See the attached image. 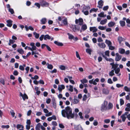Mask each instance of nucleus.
<instances>
[{
	"instance_id": "obj_1",
	"label": "nucleus",
	"mask_w": 130,
	"mask_h": 130,
	"mask_svg": "<svg viewBox=\"0 0 130 130\" xmlns=\"http://www.w3.org/2000/svg\"><path fill=\"white\" fill-rule=\"evenodd\" d=\"M61 114L63 117H66L68 119L73 118L74 117V113H72V109L69 106H67L65 109L62 110Z\"/></svg>"
},
{
	"instance_id": "obj_2",
	"label": "nucleus",
	"mask_w": 130,
	"mask_h": 130,
	"mask_svg": "<svg viewBox=\"0 0 130 130\" xmlns=\"http://www.w3.org/2000/svg\"><path fill=\"white\" fill-rule=\"evenodd\" d=\"M108 102L106 101H104V102L102 104L101 108V110L102 112L105 111L107 109V106Z\"/></svg>"
},
{
	"instance_id": "obj_3",
	"label": "nucleus",
	"mask_w": 130,
	"mask_h": 130,
	"mask_svg": "<svg viewBox=\"0 0 130 130\" xmlns=\"http://www.w3.org/2000/svg\"><path fill=\"white\" fill-rule=\"evenodd\" d=\"M70 27L74 32H75L76 30L79 31L80 29V28L79 26H76V25L71 24L70 25Z\"/></svg>"
},
{
	"instance_id": "obj_4",
	"label": "nucleus",
	"mask_w": 130,
	"mask_h": 130,
	"mask_svg": "<svg viewBox=\"0 0 130 130\" xmlns=\"http://www.w3.org/2000/svg\"><path fill=\"white\" fill-rule=\"evenodd\" d=\"M99 80L98 78H96L94 81L93 79H92L91 80L89 81V83L90 84H93L94 85H96L97 83L96 82H99Z\"/></svg>"
},
{
	"instance_id": "obj_5",
	"label": "nucleus",
	"mask_w": 130,
	"mask_h": 130,
	"mask_svg": "<svg viewBox=\"0 0 130 130\" xmlns=\"http://www.w3.org/2000/svg\"><path fill=\"white\" fill-rule=\"evenodd\" d=\"M128 113V112H125L121 116V118H122V120L123 122H124L125 121L126 118V116H127V115Z\"/></svg>"
},
{
	"instance_id": "obj_6",
	"label": "nucleus",
	"mask_w": 130,
	"mask_h": 130,
	"mask_svg": "<svg viewBox=\"0 0 130 130\" xmlns=\"http://www.w3.org/2000/svg\"><path fill=\"white\" fill-rule=\"evenodd\" d=\"M75 23L76 24L79 23V25H81L83 24V20L82 18H79L78 20L76 19L75 20Z\"/></svg>"
},
{
	"instance_id": "obj_7",
	"label": "nucleus",
	"mask_w": 130,
	"mask_h": 130,
	"mask_svg": "<svg viewBox=\"0 0 130 130\" xmlns=\"http://www.w3.org/2000/svg\"><path fill=\"white\" fill-rule=\"evenodd\" d=\"M82 26L81 27L80 31L81 32L82 31H84L87 28V25L85 24H83L81 25Z\"/></svg>"
},
{
	"instance_id": "obj_8",
	"label": "nucleus",
	"mask_w": 130,
	"mask_h": 130,
	"mask_svg": "<svg viewBox=\"0 0 130 130\" xmlns=\"http://www.w3.org/2000/svg\"><path fill=\"white\" fill-rule=\"evenodd\" d=\"M64 88L65 86L63 85H58V89L59 90V93H61L62 90L64 89Z\"/></svg>"
},
{
	"instance_id": "obj_9",
	"label": "nucleus",
	"mask_w": 130,
	"mask_h": 130,
	"mask_svg": "<svg viewBox=\"0 0 130 130\" xmlns=\"http://www.w3.org/2000/svg\"><path fill=\"white\" fill-rule=\"evenodd\" d=\"M116 57L115 58V60L116 61H119L122 57L121 55H119V54L118 53H116Z\"/></svg>"
},
{
	"instance_id": "obj_10",
	"label": "nucleus",
	"mask_w": 130,
	"mask_h": 130,
	"mask_svg": "<svg viewBox=\"0 0 130 130\" xmlns=\"http://www.w3.org/2000/svg\"><path fill=\"white\" fill-rule=\"evenodd\" d=\"M41 5V6H48V4L46 1L42 0L40 2Z\"/></svg>"
},
{
	"instance_id": "obj_11",
	"label": "nucleus",
	"mask_w": 130,
	"mask_h": 130,
	"mask_svg": "<svg viewBox=\"0 0 130 130\" xmlns=\"http://www.w3.org/2000/svg\"><path fill=\"white\" fill-rule=\"evenodd\" d=\"M6 22L7 23L6 25L7 26L9 27H11L12 26V21L10 20H8Z\"/></svg>"
},
{
	"instance_id": "obj_12",
	"label": "nucleus",
	"mask_w": 130,
	"mask_h": 130,
	"mask_svg": "<svg viewBox=\"0 0 130 130\" xmlns=\"http://www.w3.org/2000/svg\"><path fill=\"white\" fill-rule=\"evenodd\" d=\"M62 21L63 25L64 26L68 25V22L67 19L66 18H65L63 20H62Z\"/></svg>"
},
{
	"instance_id": "obj_13",
	"label": "nucleus",
	"mask_w": 130,
	"mask_h": 130,
	"mask_svg": "<svg viewBox=\"0 0 130 130\" xmlns=\"http://www.w3.org/2000/svg\"><path fill=\"white\" fill-rule=\"evenodd\" d=\"M90 30L93 32H94L97 31L98 29L95 27H90Z\"/></svg>"
},
{
	"instance_id": "obj_14",
	"label": "nucleus",
	"mask_w": 130,
	"mask_h": 130,
	"mask_svg": "<svg viewBox=\"0 0 130 130\" xmlns=\"http://www.w3.org/2000/svg\"><path fill=\"white\" fill-rule=\"evenodd\" d=\"M84 6L82 11H84L88 10L90 9V7L89 6H86L85 5H83Z\"/></svg>"
},
{
	"instance_id": "obj_15",
	"label": "nucleus",
	"mask_w": 130,
	"mask_h": 130,
	"mask_svg": "<svg viewBox=\"0 0 130 130\" xmlns=\"http://www.w3.org/2000/svg\"><path fill=\"white\" fill-rule=\"evenodd\" d=\"M98 45L100 48H104L106 46V45L104 43H99L98 44Z\"/></svg>"
},
{
	"instance_id": "obj_16",
	"label": "nucleus",
	"mask_w": 130,
	"mask_h": 130,
	"mask_svg": "<svg viewBox=\"0 0 130 130\" xmlns=\"http://www.w3.org/2000/svg\"><path fill=\"white\" fill-rule=\"evenodd\" d=\"M98 4L99 6L98 7L100 8H102V7L103 5V1L102 0L98 2Z\"/></svg>"
},
{
	"instance_id": "obj_17",
	"label": "nucleus",
	"mask_w": 130,
	"mask_h": 130,
	"mask_svg": "<svg viewBox=\"0 0 130 130\" xmlns=\"http://www.w3.org/2000/svg\"><path fill=\"white\" fill-rule=\"evenodd\" d=\"M103 93L107 95L109 93V91L107 89L104 88L102 90Z\"/></svg>"
},
{
	"instance_id": "obj_18",
	"label": "nucleus",
	"mask_w": 130,
	"mask_h": 130,
	"mask_svg": "<svg viewBox=\"0 0 130 130\" xmlns=\"http://www.w3.org/2000/svg\"><path fill=\"white\" fill-rule=\"evenodd\" d=\"M74 128L75 130H83V129L81 126L80 125L75 126Z\"/></svg>"
},
{
	"instance_id": "obj_19",
	"label": "nucleus",
	"mask_w": 130,
	"mask_h": 130,
	"mask_svg": "<svg viewBox=\"0 0 130 130\" xmlns=\"http://www.w3.org/2000/svg\"><path fill=\"white\" fill-rule=\"evenodd\" d=\"M46 19L45 18H42L40 21L41 24H45L47 22Z\"/></svg>"
},
{
	"instance_id": "obj_20",
	"label": "nucleus",
	"mask_w": 130,
	"mask_h": 130,
	"mask_svg": "<svg viewBox=\"0 0 130 130\" xmlns=\"http://www.w3.org/2000/svg\"><path fill=\"white\" fill-rule=\"evenodd\" d=\"M73 100V103L74 104H77L79 102V100L76 96H74Z\"/></svg>"
},
{
	"instance_id": "obj_21",
	"label": "nucleus",
	"mask_w": 130,
	"mask_h": 130,
	"mask_svg": "<svg viewBox=\"0 0 130 130\" xmlns=\"http://www.w3.org/2000/svg\"><path fill=\"white\" fill-rule=\"evenodd\" d=\"M118 40L119 43L120 44L121 42L124 40V39L122 38L121 37L119 36L118 37Z\"/></svg>"
},
{
	"instance_id": "obj_22",
	"label": "nucleus",
	"mask_w": 130,
	"mask_h": 130,
	"mask_svg": "<svg viewBox=\"0 0 130 130\" xmlns=\"http://www.w3.org/2000/svg\"><path fill=\"white\" fill-rule=\"evenodd\" d=\"M41 126V124L40 123H38L36 125L35 129L36 130H40Z\"/></svg>"
},
{
	"instance_id": "obj_23",
	"label": "nucleus",
	"mask_w": 130,
	"mask_h": 130,
	"mask_svg": "<svg viewBox=\"0 0 130 130\" xmlns=\"http://www.w3.org/2000/svg\"><path fill=\"white\" fill-rule=\"evenodd\" d=\"M17 51L20 54H23L24 53V51L22 48H20L18 49L17 50Z\"/></svg>"
},
{
	"instance_id": "obj_24",
	"label": "nucleus",
	"mask_w": 130,
	"mask_h": 130,
	"mask_svg": "<svg viewBox=\"0 0 130 130\" xmlns=\"http://www.w3.org/2000/svg\"><path fill=\"white\" fill-rule=\"evenodd\" d=\"M115 24V23L112 21L110 22L108 24V26L109 27H112Z\"/></svg>"
},
{
	"instance_id": "obj_25",
	"label": "nucleus",
	"mask_w": 130,
	"mask_h": 130,
	"mask_svg": "<svg viewBox=\"0 0 130 130\" xmlns=\"http://www.w3.org/2000/svg\"><path fill=\"white\" fill-rule=\"evenodd\" d=\"M105 42L107 45L108 46H109L112 45V43L110 40H106L105 41Z\"/></svg>"
},
{
	"instance_id": "obj_26",
	"label": "nucleus",
	"mask_w": 130,
	"mask_h": 130,
	"mask_svg": "<svg viewBox=\"0 0 130 130\" xmlns=\"http://www.w3.org/2000/svg\"><path fill=\"white\" fill-rule=\"evenodd\" d=\"M51 38V37L48 34L44 35V40H46L47 39L50 40Z\"/></svg>"
},
{
	"instance_id": "obj_27",
	"label": "nucleus",
	"mask_w": 130,
	"mask_h": 130,
	"mask_svg": "<svg viewBox=\"0 0 130 130\" xmlns=\"http://www.w3.org/2000/svg\"><path fill=\"white\" fill-rule=\"evenodd\" d=\"M54 43L58 46H62L63 45V44L62 43L58 42L57 41H55Z\"/></svg>"
},
{
	"instance_id": "obj_28",
	"label": "nucleus",
	"mask_w": 130,
	"mask_h": 130,
	"mask_svg": "<svg viewBox=\"0 0 130 130\" xmlns=\"http://www.w3.org/2000/svg\"><path fill=\"white\" fill-rule=\"evenodd\" d=\"M107 22V20L106 19L104 20H102L100 22V24L101 25H104Z\"/></svg>"
},
{
	"instance_id": "obj_29",
	"label": "nucleus",
	"mask_w": 130,
	"mask_h": 130,
	"mask_svg": "<svg viewBox=\"0 0 130 130\" xmlns=\"http://www.w3.org/2000/svg\"><path fill=\"white\" fill-rule=\"evenodd\" d=\"M67 35L69 36V38L70 39H73L74 38V36L71 34L68 33Z\"/></svg>"
},
{
	"instance_id": "obj_30",
	"label": "nucleus",
	"mask_w": 130,
	"mask_h": 130,
	"mask_svg": "<svg viewBox=\"0 0 130 130\" xmlns=\"http://www.w3.org/2000/svg\"><path fill=\"white\" fill-rule=\"evenodd\" d=\"M113 107V105L111 103H109L108 104V107H107V109H109L112 108Z\"/></svg>"
},
{
	"instance_id": "obj_31",
	"label": "nucleus",
	"mask_w": 130,
	"mask_h": 130,
	"mask_svg": "<svg viewBox=\"0 0 130 130\" xmlns=\"http://www.w3.org/2000/svg\"><path fill=\"white\" fill-rule=\"evenodd\" d=\"M125 52V50L123 48H120L119 49V52L121 54L124 53Z\"/></svg>"
},
{
	"instance_id": "obj_32",
	"label": "nucleus",
	"mask_w": 130,
	"mask_h": 130,
	"mask_svg": "<svg viewBox=\"0 0 130 130\" xmlns=\"http://www.w3.org/2000/svg\"><path fill=\"white\" fill-rule=\"evenodd\" d=\"M46 65H47V68L48 69L51 70L53 68V67L52 65L49 64L48 63H47Z\"/></svg>"
},
{
	"instance_id": "obj_33",
	"label": "nucleus",
	"mask_w": 130,
	"mask_h": 130,
	"mask_svg": "<svg viewBox=\"0 0 130 130\" xmlns=\"http://www.w3.org/2000/svg\"><path fill=\"white\" fill-rule=\"evenodd\" d=\"M120 23L121 26L122 27L124 26L125 25V23L124 21H120Z\"/></svg>"
},
{
	"instance_id": "obj_34",
	"label": "nucleus",
	"mask_w": 130,
	"mask_h": 130,
	"mask_svg": "<svg viewBox=\"0 0 130 130\" xmlns=\"http://www.w3.org/2000/svg\"><path fill=\"white\" fill-rule=\"evenodd\" d=\"M80 81L82 83L84 84V83H87L88 82V80L85 78L83 79L82 80H81Z\"/></svg>"
},
{
	"instance_id": "obj_35",
	"label": "nucleus",
	"mask_w": 130,
	"mask_h": 130,
	"mask_svg": "<svg viewBox=\"0 0 130 130\" xmlns=\"http://www.w3.org/2000/svg\"><path fill=\"white\" fill-rule=\"evenodd\" d=\"M33 34L35 36V37L36 38L38 39L39 37V34L37 33L36 32H34L33 33Z\"/></svg>"
},
{
	"instance_id": "obj_36",
	"label": "nucleus",
	"mask_w": 130,
	"mask_h": 130,
	"mask_svg": "<svg viewBox=\"0 0 130 130\" xmlns=\"http://www.w3.org/2000/svg\"><path fill=\"white\" fill-rule=\"evenodd\" d=\"M98 28L99 29L102 30H103L105 29H106V26H105L104 27L102 26H100L98 27Z\"/></svg>"
},
{
	"instance_id": "obj_37",
	"label": "nucleus",
	"mask_w": 130,
	"mask_h": 130,
	"mask_svg": "<svg viewBox=\"0 0 130 130\" xmlns=\"http://www.w3.org/2000/svg\"><path fill=\"white\" fill-rule=\"evenodd\" d=\"M59 68L61 70H64L66 69L65 66L62 65L60 66Z\"/></svg>"
},
{
	"instance_id": "obj_38",
	"label": "nucleus",
	"mask_w": 130,
	"mask_h": 130,
	"mask_svg": "<svg viewBox=\"0 0 130 130\" xmlns=\"http://www.w3.org/2000/svg\"><path fill=\"white\" fill-rule=\"evenodd\" d=\"M126 22L127 26L129 27H130V20L129 19H127Z\"/></svg>"
},
{
	"instance_id": "obj_39",
	"label": "nucleus",
	"mask_w": 130,
	"mask_h": 130,
	"mask_svg": "<svg viewBox=\"0 0 130 130\" xmlns=\"http://www.w3.org/2000/svg\"><path fill=\"white\" fill-rule=\"evenodd\" d=\"M22 98L24 101L26 99H28L27 95L25 93H24L23 94V96H22Z\"/></svg>"
},
{
	"instance_id": "obj_40",
	"label": "nucleus",
	"mask_w": 130,
	"mask_h": 130,
	"mask_svg": "<svg viewBox=\"0 0 130 130\" xmlns=\"http://www.w3.org/2000/svg\"><path fill=\"white\" fill-rule=\"evenodd\" d=\"M115 74L114 73V70H112L111 71L109 72V75L110 76H112L114 75Z\"/></svg>"
},
{
	"instance_id": "obj_41",
	"label": "nucleus",
	"mask_w": 130,
	"mask_h": 130,
	"mask_svg": "<svg viewBox=\"0 0 130 130\" xmlns=\"http://www.w3.org/2000/svg\"><path fill=\"white\" fill-rule=\"evenodd\" d=\"M115 71V72L116 74H118L120 71V69L119 68H117L115 70H114Z\"/></svg>"
},
{
	"instance_id": "obj_42",
	"label": "nucleus",
	"mask_w": 130,
	"mask_h": 130,
	"mask_svg": "<svg viewBox=\"0 0 130 130\" xmlns=\"http://www.w3.org/2000/svg\"><path fill=\"white\" fill-rule=\"evenodd\" d=\"M118 65L119 64H114L112 66V68H113V70H115V69L117 68Z\"/></svg>"
},
{
	"instance_id": "obj_43",
	"label": "nucleus",
	"mask_w": 130,
	"mask_h": 130,
	"mask_svg": "<svg viewBox=\"0 0 130 130\" xmlns=\"http://www.w3.org/2000/svg\"><path fill=\"white\" fill-rule=\"evenodd\" d=\"M69 86V89L68 90L71 92H72L73 91V86L71 85H70Z\"/></svg>"
},
{
	"instance_id": "obj_44",
	"label": "nucleus",
	"mask_w": 130,
	"mask_h": 130,
	"mask_svg": "<svg viewBox=\"0 0 130 130\" xmlns=\"http://www.w3.org/2000/svg\"><path fill=\"white\" fill-rule=\"evenodd\" d=\"M17 128L18 129L20 128H23L24 127L22 125L18 124L17 125Z\"/></svg>"
},
{
	"instance_id": "obj_45",
	"label": "nucleus",
	"mask_w": 130,
	"mask_h": 130,
	"mask_svg": "<svg viewBox=\"0 0 130 130\" xmlns=\"http://www.w3.org/2000/svg\"><path fill=\"white\" fill-rule=\"evenodd\" d=\"M124 89L127 92L130 91V88H128L127 86H125L124 87Z\"/></svg>"
},
{
	"instance_id": "obj_46",
	"label": "nucleus",
	"mask_w": 130,
	"mask_h": 130,
	"mask_svg": "<svg viewBox=\"0 0 130 130\" xmlns=\"http://www.w3.org/2000/svg\"><path fill=\"white\" fill-rule=\"evenodd\" d=\"M53 114V113L51 112H48V113L45 114V116L46 117H49L52 115Z\"/></svg>"
},
{
	"instance_id": "obj_47",
	"label": "nucleus",
	"mask_w": 130,
	"mask_h": 130,
	"mask_svg": "<svg viewBox=\"0 0 130 130\" xmlns=\"http://www.w3.org/2000/svg\"><path fill=\"white\" fill-rule=\"evenodd\" d=\"M0 82L3 85L5 84V80L4 79L2 78L0 79Z\"/></svg>"
},
{
	"instance_id": "obj_48",
	"label": "nucleus",
	"mask_w": 130,
	"mask_h": 130,
	"mask_svg": "<svg viewBox=\"0 0 130 130\" xmlns=\"http://www.w3.org/2000/svg\"><path fill=\"white\" fill-rule=\"evenodd\" d=\"M120 105L122 106V105H123L124 103V101L122 99H120Z\"/></svg>"
},
{
	"instance_id": "obj_49",
	"label": "nucleus",
	"mask_w": 130,
	"mask_h": 130,
	"mask_svg": "<svg viewBox=\"0 0 130 130\" xmlns=\"http://www.w3.org/2000/svg\"><path fill=\"white\" fill-rule=\"evenodd\" d=\"M104 12H102L98 14V16L100 17H104Z\"/></svg>"
},
{
	"instance_id": "obj_50",
	"label": "nucleus",
	"mask_w": 130,
	"mask_h": 130,
	"mask_svg": "<svg viewBox=\"0 0 130 130\" xmlns=\"http://www.w3.org/2000/svg\"><path fill=\"white\" fill-rule=\"evenodd\" d=\"M9 11L12 14H13L14 13V11L13 10V9L12 8H10V9H8Z\"/></svg>"
},
{
	"instance_id": "obj_51",
	"label": "nucleus",
	"mask_w": 130,
	"mask_h": 130,
	"mask_svg": "<svg viewBox=\"0 0 130 130\" xmlns=\"http://www.w3.org/2000/svg\"><path fill=\"white\" fill-rule=\"evenodd\" d=\"M98 10V9H95L94 8H93L91 9L90 11V13H91L92 11H93L94 12H96Z\"/></svg>"
},
{
	"instance_id": "obj_52",
	"label": "nucleus",
	"mask_w": 130,
	"mask_h": 130,
	"mask_svg": "<svg viewBox=\"0 0 130 130\" xmlns=\"http://www.w3.org/2000/svg\"><path fill=\"white\" fill-rule=\"evenodd\" d=\"M9 125H2L1 126V127L2 128H8L9 127Z\"/></svg>"
},
{
	"instance_id": "obj_53",
	"label": "nucleus",
	"mask_w": 130,
	"mask_h": 130,
	"mask_svg": "<svg viewBox=\"0 0 130 130\" xmlns=\"http://www.w3.org/2000/svg\"><path fill=\"white\" fill-rule=\"evenodd\" d=\"M86 52L88 53L89 55L91 54V50L89 49H87L86 50Z\"/></svg>"
},
{
	"instance_id": "obj_54",
	"label": "nucleus",
	"mask_w": 130,
	"mask_h": 130,
	"mask_svg": "<svg viewBox=\"0 0 130 130\" xmlns=\"http://www.w3.org/2000/svg\"><path fill=\"white\" fill-rule=\"evenodd\" d=\"M76 57L78 58L79 59H80L81 58L79 56V55L78 53V52L77 51H76Z\"/></svg>"
},
{
	"instance_id": "obj_55",
	"label": "nucleus",
	"mask_w": 130,
	"mask_h": 130,
	"mask_svg": "<svg viewBox=\"0 0 130 130\" xmlns=\"http://www.w3.org/2000/svg\"><path fill=\"white\" fill-rule=\"evenodd\" d=\"M106 60L107 61H109L110 62H114L113 59L111 58H107Z\"/></svg>"
},
{
	"instance_id": "obj_56",
	"label": "nucleus",
	"mask_w": 130,
	"mask_h": 130,
	"mask_svg": "<svg viewBox=\"0 0 130 130\" xmlns=\"http://www.w3.org/2000/svg\"><path fill=\"white\" fill-rule=\"evenodd\" d=\"M104 122L105 123H109L110 121V120L109 119H106L104 120Z\"/></svg>"
},
{
	"instance_id": "obj_57",
	"label": "nucleus",
	"mask_w": 130,
	"mask_h": 130,
	"mask_svg": "<svg viewBox=\"0 0 130 130\" xmlns=\"http://www.w3.org/2000/svg\"><path fill=\"white\" fill-rule=\"evenodd\" d=\"M107 82L108 83L110 84H112L113 83V82L112 81L111 79L110 78L108 79L107 80Z\"/></svg>"
},
{
	"instance_id": "obj_58",
	"label": "nucleus",
	"mask_w": 130,
	"mask_h": 130,
	"mask_svg": "<svg viewBox=\"0 0 130 130\" xmlns=\"http://www.w3.org/2000/svg\"><path fill=\"white\" fill-rule=\"evenodd\" d=\"M109 49L111 50H113L115 48V47L114 46H112V45L109 46Z\"/></svg>"
},
{
	"instance_id": "obj_59",
	"label": "nucleus",
	"mask_w": 130,
	"mask_h": 130,
	"mask_svg": "<svg viewBox=\"0 0 130 130\" xmlns=\"http://www.w3.org/2000/svg\"><path fill=\"white\" fill-rule=\"evenodd\" d=\"M44 38V35H42L40 37L39 39L40 41H42L43 40V38Z\"/></svg>"
},
{
	"instance_id": "obj_60",
	"label": "nucleus",
	"mask_w": 130,
	"mask_h": 130,
	"mask_svg": "<svg viewBox=\"0 0 130 130\" xmlns=\"http://www.w3.org/2000/svg\"><path fill=\"white\" fill-rule=\"evenodd\" d=\"M82 12L86 15H88L89 13V12L88 10L84 11H83Z\"/></svg>"
},
{
	"instance_id": "obj_61",
	"label": "nucleus",
	"mask_w": 130,
	"mask_h": 130,
	"mask_svg": "<svg viewBox=\"0 0 130 130\" xmlns=\"http://www.w3.org/2000/svg\"><path fill=\"white\" fill-rule=\"evenodd\" d=\"M10 113L13 117H14L15 113L14 112L13 110H11L10 111Z\"/></svg>"
},
{
	"instance_id": "obj_62",
	"label": "nucleus",
	"mask_w": 130,
	"mask_h": 130,
	"mask_svg": "<svg viewBox=\"0 0 130 130\" xmlns=\"http://www.w3.org/2000/svg\"><path fill=\"white\" fill-rule=\"evenodd\" d=\"M19 69L20 70L22 71H24V69L23 66L22 65L20 66L19 67Z\"/></svg>"
},
{
	"instance_id": "obj_63",
	"label": "nucleus",
	"mask_w": 130,
	"mask_h": 130,
	"mask_svg": "<svg viewBox=\"0 0 130 130\" xmlns=\"http://www.w3.org/2000/svg\"><path fill=\"white\" fill-rule=\"evenodd\" d=\"M87 99V95L86 94H84L83 98V100L85 101Z\"/></svg>"
},
{
	"instance_id": "obj_64",
	"label": "nucleus",
	"mask_w": 130,
	"mask_h": 130,
	"mask_svg": "<svg viewBox=\"0 0 130 130\" xmlns=\"http://www.w3.org/2000/svg\"><path fill=\"white\" fill-rule=\"evenodd\" d=\"M125 44L127 46H128L129 48H130V44L128 42H125Z\"/></svg>"
}]
</instances>
